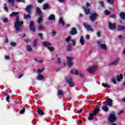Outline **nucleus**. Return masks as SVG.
Masks as SVG:
<instances>
[{
  "label": "nucleus",
  "instance_id": "nucleus-55",
  "mask_svg": "<svg viewBox=\"0 0 125 125\" xmlns=\"http://www.w3.org/2000/svg\"><path fill=\"white\" fill-rule=\"evenodd\" d=\"M18 2H25V0H16Z\"/></svg>",
  "mask_w": 125,
  "mask_h": 125
},
{
  "label": "nucleus",
  "instance_id": "nucleus-36",
  "mask_svg": "<svg viewBox=\"0 0 125 125\" xmlns=\"http://www.w3.org/2000/svg\"><path fill=\"white\" fill-rule=\"evenodd\" d=\"M67 51H72V46L68 44L67 47Z\"/></svg>",
  "mask_w": 125,
  "mask_h": 125
},
{
  "label": "nucleus",
  "instance_id": "nucleus-43",
  "mask_svg": "<svg viewBox=\"0 0 125 125\" xmlns=\"http://www.w3.org/2000/svg\"><path fill=\"white\" fill-rule=\"evenodd\" d=\"M25 113V107H23L22 109L20 111V114H24Z\"/></svg>",
  "mask_w": 125,
  "mask_h": 125
},
{
  "label": "nucleus",
  "instance_id": "nucleus-5",
  "mask_svg": "<svg viewBox=\"0 0 125 125\" xmlns=\"http://www.w3.org/2000/svg\"><path fill=\"white\" fill-rule=\"evenodd\" d=\"M66 82L68 83L70 87H73L74 82H73V80L71 77H68L66 79Z\"/></svg>",
  "mask_w": 125,
  "mask_h": 125
},
{
  "label": "nucleus",
  "instance_id": "nucleus-13",
  "mask_svg": "<svg viewBox=\"0 0 125 125\" xmlns=\"http://www.w3.org/2000/svg\"><path fill=\"white\" fill-rule=\"evenodd\" d=\"M74 75L75 76H78V75H79L81 78H83V74H82V72L81 71L75 70L74 72Z\"/></svg>",
  "mask_w": 125,
  "mask_h": 125
},
{
  "label": "nucleus",
  "instance_id": "nucleus-46",
  "mask_svg": "<svg viewBox=\"0 0 125 125\" xmlns=\"http://www.w3.org/2000/svg\"><path fill=\"white\" fill-rule=\"evenodd\" d=\"M43 70H44V68H43L42 69H38V73H39V74H41V73H42V71H43Z\"/></svg>",
  "mask_w": 125,
  "mask_h": 125
},
{
  "label": "nucleus",
  "instance_id": "nucleus-60",
  "mask_svg": "<svg viewBox=\"0 0 125 125\" xmlns=\"http://www.w3.org/2000/svg\"><path fill=\"white\" fill-rule=\"evenodd\" d=\"M58 1H59V2H65V1H66V0H58Z\"/></svg>",
  "mask_w": 125,
  "mask_h": 125
},
{
  "label": "nucleus",
  "instance_id": "nucleus-35",
  "mask_svg": "<svg viewBox=\"0 0 125 125\" xmlns=\"http://www.w3.org/2000/svg\"><path fill=\"white\" fill-rule=\"evenodd\" d=\"M42 17H39L38 20H37V22L38 24H41V23H42Z\"/></svg>",
  "mask_w": 125,
  "mask_h": 125
},
{
  "label": "nucleus",
  "instance_id": "nucleus-14",
  "mask_svg": "<svg viewBox=\"0 0 125 125\" xmlns=\"http://www.w3.org/2000/svg\"><path fill=\"white\" fill-rule=\"evenodd\" d=\"M109 28L110 30H115L116 28V23L112 24L111 22H109Z\"/></svg>",
  "mask_w": 125,
  "mask_h": 125
},
{
  "label": "nucleus",
  "instance_id": "nucleus-51",
  "mask_svg": "<svg viewBox=\"0 0 125 125\" xmlns=\"http://www.w3.org/2000/svg\"><path fill=\"white\" fill-rule=\"evenodd\" d=\"M47 48L50 51H53L54 50V49L52 47H48Z\"/></svg>",
  "mask_w": 125,
  "mask_h": 125
},
{
  "label": "nucleus",
  "instance_id": "nucleus-17",
  "mask_svg": "<svg viewBox=\"0 0 125 125\" xmlns=\"http://www.w3.org/2000/svg\"><path fill=\"white\" fill-rule=\"evenodd\" d=\"M42 45L43 46H46L47 47H48L49 46H51L52 44L51 43L48 42H42Z\"/></svg>",
  "mask_w": 125,
  "mask_h": 125
},
{
  "label": "nucleus",
  "instance_id": "nucleus-50",
  "mask_svg": "<svg viewBox=\"0 0 125 125\" xmlns=\"http://www.w3.org/2000/svg\"><path fill=\"white\" fill-rule=\"evenodd\" d=\"M105 14L106 15H110V11H109L108 10H106L105 11Z\"/></svg>",
  "mask_w": 125,
  "mask_h": 125
},
{
  "label": "nucleus",
  "instance_id": "nucleus-23",
  "mask_svg": "<svg viewBox=\"0 0 125 125\" xmlns=\"http://www.w3.org/2000/svg\"><path fill=\"white\" fill-rule=\"evenodd\" d=\"M116 79L118 82H121V80H123V79H124V77H123V75L121 74L119 76H117L116 77Z\"/></svg>",
  "mask_w": 125,
  "mask_h": 125
},
{
  "label": "nucleus",
  "instance_id": "nucleus-31",
  "mask_svg": "<svg viewBox=\"0 0 125 125\" xmlns=\"http://www.w3.org/2000/svg\"><path fill=\"white\" fill-rule=\"evenodd\" d=\"M5 96H6V100L7 102H9V99H10V96L8 94V93H6L5 94Z\"/></svg>",
  "mask_w": 125,
  "mask_h": 125
},
{
  "label": "nucleus",
  "instance_id": "nucleus-28",
  "mask_svg": "<svg viewBox=\"0 0 125 125\" xmlns=\"http://www.w3.org/2000/svg\"><path fill=\"white\" fill-rule=\"evenodd\" d=\"M49 7V4L47 3H45L43 6V9L44 10H46V9H47V8H48Z\"/></svg>",
  "mask_w": 125,
  "mask_h": 125
},
{
  "label": "nucleus",
  "instance_id": "nucleus-39",
  "mask_svg": "<svg viewBox=\"0 0 125 125\" xmlns=\"http://www.w3.org/2000/svg\"><path fill=\"white\" fill-rule=\"evenodd\" d=\"M4 10H5V11H6L7 12H8V7L6 6V3H5L4 4Z\"/></svg>",
  "mask_w": 125,
  "mask_h": 125
},
{
  "label": "nucleus",
  "instance_id": "nucleus-7",
  "mask_svg": "<svg viewBox=\"0 0 125 125\" xmlns=\"http://www.w3.org/2000/svg\"><path fill=\"white\" fill-rule=\"evenodd\" d=\"M97 16H98V15L96 13V12H94V13H92L90 16V21L92 22H94V21H95Z\"/></svg>",
  "mask_w": 125,
  "mask_h": 125
},
{
  "label": "nucleus",
  "instance_id": "nucleus-42",
  "mask_svg": "<svg viewBox=\"0 0 125 125\" xmlns=\"http://www.w3.org/2000/svg\"><path fill=\"white\" fill-rule=\"evenodd\" d=\"M28 18H31V16L29 15H24V19H28Z\"/></svg>",
  "mask_w": 125,
  "mask_h": 125
},
{
  "label": "nucleus",
  "instance_id": "nucleus-37",
  "mask_svg": "<svg viewBox=\"0 0 125 125\" xmlns=\"http://www.w3.org/2000/svg\"><path fill=\"white\" fill-rule=\"evenodd\" d=\"M1 20H2L4 23H7V22H8V19L6 18H1Z\"/></svg>",
  "mask_w": 125,
  "mask_h": 125
},
{
  "label": "nucleus",
  "instance_id": "nucleus-32",
  "mask_svg": "<svg viewBox=\"0 0 125 125\" xmlns=\"http://www.w3.org/2000/svg\"><path fill=\"white\" fill-rule=\"evenodd\" d=\"M36 12L37 13H38V14H42V10H41V8H40V7H37L36 8Z\"/></svg>",
  "mask_w": 125,
  "mask_h": 125
},
{
  "label": "nucleus",
  "instance_id": "nucleus-38",
  "mask_svg": "<svg viewBox=\"0 0 125 125\" xmlns=\"http://www.w3.org/2000/svg\"><path fill=\"white\" fill-rule=\"evenodd\" d=\"M56 57L58 58V63L60 65L61 64V62L60 61V57H58V55H56Z\"/></svg>",
  "mask_w": 125,
  "mask_h": 125
},
{
  "label": "nucleus",
  "instance_id": "nucleus-1",
  "mask_svg": "<svg viewBox=\"0 0 125 125\" xmlns=\"http://www.w3.org/2000/svg\"><path fill=\"white\" fill-rule=\"evenodd\" d=\"M19 12H13L11 14H10V17H12V16H16L15 22V28L17 33H19L21 30V27L23 26V21H20L19 19Z\"/></svg>",
  "mask_w": 125,
  "mask_h": 125
},
{
  "label": "nucleus",
  "instance_id": "nucleus-19",
  "mask_svg": "<svg viewBox=\"0 0 125 125\" xmlns=\"http://www.w3.org/2000/svg\"><path fill=\"white\" fill-rule=\"evenodd\" d=\"M125 29V27L121 25H119L118 26L117 30L118 31H124Z\"/></svg>",
  "mask_w": 125,
  "mask_h": 125
},
{
  "label": "nucleus",
  "instance_id": "nucleus-4",
  "mask_svg": "<svg viewBox=\"0 0 125 125\" xmlns=\"http://www.w3.org/2000/svg\"><path fill=\"white\" fill-rule=\"evenodd\" d=\"M90 4L89 3L87 2L86 3V6L83 7V9L85 13V14H89L90 12V8H89Z\"/></svg>",
  "mask_w": 125,
  "mask_h": 125
},
{
  "label": "nucleus",
  "instance_id": "nucleus-33",
  "mask_svg": "<svg viewBox=\"0 0 125 125\" xmlns=\"http://www.w3.org/2000/svg\"><path fill=\"white\" fill-rule=\"evenodd\" d=\"M37 79L38 81H42V80L44 79V77L42 75H39Z\"/></svg>",
  "mask_w": 125,
  "mask_h": 125
},
{
  "label": "nucleus",
  "instance_id": "nucleus-41",
  "mask_svg": "<svg viewBox=\"0 0 125 125\" xmlns=\"http://www.w3.org/2000/svg\"><path fill=\"white\" fill-rule=\"evenodd\" d=\"M71 41V36H68L67 38L65 39V41L66 42H69Z\"/></svg>",
  "mask_w": 125,
  "mask_h": 125
},
{
  "label": "nucleus",
  "instance_id": "nucleus-26",
  "mask_svg": "<svg viewBox=\"0 0 125 125\" xmlns=\"http://www.w3.org/2000/svg\"><path fill=\"white\" fill-rule=\"evenodd\" d=\"M59 23L62 25V26H65V23H64V21H63V18H62V17L60 18Z\"/></svg>",
  "mask_w": 125,
  "mask_h": 125
},
{
  "label": "nucleus",
  "instance_id": "nucleus-48",
  "mask_svg": "<svg viewBox=\"0 0 125 125\" xmlns=\"http://www.w3.org/2000/svg\"><path fill=\"white\" fill-rule=\"evenodd\" d=\"M10 45L12 46H16V43L14 42H11Z\"/></svg>",
  "mask_w": 125,
  "mask_h": 125
},
{
  "label": "nucleus",
  "instance_id": "nucleus-62",
  "mask_svg": "<svg viewBox=\"0 0 125 125\" xmlns=\"http://www.w3.org/2000/svg\"><path fill=\"white\" fill-rule=\"evenodd\" d=\"M110 17H111V18H116V15L113 14L110 16Z\"/></svg>",
  "mask_w": 125,
  "mask_h": 125
},
{
  "label": "nucleus",
  "instance_id": "nucleus-20",
  "mask_svg": "<svg viewBox=\"0 0 125 125\" xmlns=\"http://www.w3.org/2000/svg\"><path fill=\"white\" fill-rule=\"evenodd\" d=\"M64 93L62 89H60L58 91V96H63Z\"/></svg>",
  "mask_w": 125,
  "mask_h": 125
},
{
  "label": "nucleus",
  "instance_id": "nucleus-15",
  "mask_svg": "<svg viewBox=\"0 0 125 125\" xmlns=\"http://www.w3.org/2000/svg\"><path fill=\"white\" fill-rule=\"evenodd\" d=\"M32 8H33V5H29L26 7L25 10L27 12H28V13H31Z\"/></svg>",
  "mask_w": 125,
  "mask_h": 125
},
{
  "label": "nucleus",
  "instance_id": "nucleus-54",
  "mask_svg": "<svg viewBox=\"0 0 125 125\" xmlns=\"http://www.w3.org/2000/svg\"><path fill=\"white\" fill-rule=\"evenodd\" d=\"M71 42H72V45H76V41L75 40H71Z\"/></svg>",
  "mask_w": 125,
  "mask_h": 125
},
{
  "label": "nucleus",
  "instance_id": "nucleus-9",
  "mask_svg": "<svg viewBox=\"0 0 125 125\" xmlns=\"http://www.w3.org/2000/svg\"><path fill=\"white\" fill-rule=\"evenodd\" d=\"M97 43L100 45L101 48H102L104 50H107V46H106V44H101L102 42L101 41H98Z\"/></svg>",
  "mask_w": 125,
  "mask_h": 125
},
{
  "label": "nucleus",
  "instance_id": "nucleus-57",
  "mask_svg": "<svg viewBox=\"0 0 125 125\" xmlns=\"http://www.w3.org/2000/svg\"><path fill=\"white\" fill-rule=\"evenodd\" d=\"M123 113H124V111H123V110H119L118 111V115H121V114H123Z\"/></svg>",
  "mask_w": 125,
  "mask_h": 125
},
{
  "label": "nucleus",
  "instance_id": "nucleus-64",
  "mask_svg": "<svg viewBox=\"0 0 125 125\" xmlns=\"http://www.w3.org/2000/svg\"><path fill=\"white\" fill-rule=\"evenodd\" d=\"M5 59H6L7 60H8L9 59V56H5Z\"/></svg>",
  "mask_w": 125,
  "mask_h": 125
},
{
  "label": "nucleus",
  "instance_id": "nucleus-40",
  "mask_svg": "<svg viewBox=\"0 0 125 125\" xmlns=\"http://www.w3.org/2000/svg\"><path fill=\"white\" fill-rule=\"evenodd\" d=\"M27 51H31L32 50V47L30 45H27L26 46Z\"/></svg>",
  "mask_w": 125,
  "mask_h": 125
},
{
  "label": "nucleus",
  "instance_id": "nucleus-11",
  "mask_svg": "<svg viewBox=\"0 0 125 125\" xmlns=\"http://www.w3.org/2000/svg\"><path fill=\"white\" fill-rule=\"evenodd\" d=\"M97 68V66L96 65H94L93 66L90 67L88 69V72H89L90 74H92V73H93V72H94V71L96 70Z\"/></svg>",
  "mask_w": 125,
  "mask_h": 125
},
{
  "label": "nucleus",
  "instance_id": "nucleus-63",
  "mask_svg": "<svg viewBox=\"0 0 125 125\" xmlns=\"http://www.w3.org/2000/svg\"><path fill=\"white\" fill-rule=\"evenodd\" d=\"M119 39L122 41V40H123V36L120 35L119 36Z\"/></svg>",
  "mask_w": 125,
  "mask_h": 125
},
{
  "label": "nucleus",
  "instance_id": "nucleus-25",
  "mask_svg": "<svg viewBox=\"0 0 125 125\" xmlns=\"http://www.w3.org/2000/svg\"><path fill=\"white\" fill-rule=\"evenodd\" d=\"M120 16L121 18H122V19H123V20H125V12H122L120 13Z\"/></svg>",
  "mask_w": 125,
  "mask_h": 125
},
{
  "label": "nucleus",
  "instance_id": "nucleus-2",
  "mask_svg": "<svg viewBox=\"0 0 125 125\" xmlns=\"http://www.w3.org/2000/svg\"><path fill=\"white\" fill-rule=\"evenodd\" d=\"M100 111V109L96 108L93 111V113L90 114L89 117L88 118L89 121H92V120H93V118H94V116H97L98 113H99Z\"/></svg>",
  "mask_w": 125,
  "mask_h": 125
},
{
  "label": "nucleus",
  "instance_id": "nucleus-30",
  "mask_svg": "<svg viewBox=\"0 0 125 125\" xmlns=\"http://www.w3.org/2000/svg\"><path fill=\"white\" fill-rule=\"evenodd\" d=\"M34 61H35V62H37V63H43V60H39L37 58H34Z\"/></svg>",
  "mask_w": 125,
  "mask_h": 125
},
{
  "label": "nucleus",
  "instance_id": "nucleus-58",
  "mask_svg": "<svg viewBox=\"0 0 125 125\" xmlns=\"http://www.w3.org/2000/svg\"><path fill=\"white\" fill-rule=\"evenodd\" d=\"M43 29H44L43 27H42V26H40L39 27L38 30H43Z\"/></svg>",
  "mask_w": 125,
  "mask_h": 125
},
{
  "label": "nucleus",
  "instance_id": "nucleus-22",
  "mask_svg": "<svg viewBox=\"0 0 125 125\" xmlns=\"http://www.w3.org/2000/svg\"><path fill=\"white\" fill-rule=\"evenodd\" d=\"M37 112L39 114V115H40V116H43V115H44V112H43V111L41 110V109L38 108Z\"/></svg>",
  "mask_w": 125,
  "mask_h": 125
},
{
  "label": "nucleus",
  "instance_id": "nucleus-21",
  "mask_svg": "<svg viewBox=\"0 0 125 125\" xmlns=\"http://www.w3.org/2000/svg\"><path fill=\"white\" fill-rule=\"evenodd\" d=\"M55 19V16L53 14H51L48 18V20L49 21H53Z\"/></svg>",
  "mask_w": 125,
  "mask_h": 125
},
{
  "label": "nucleus",
  "instance_id": "nucleus-24",
  "mask_svg": "<svg viewBox=\"0 0 125 125\" xmlns=\"http://www.w3.org/2000/svg\"><path fill=\"white\" fill-rule=\"evenodd\" d=\"M102 109L103 111H104V112H108V110H109L108 107H107V104H106L103 106Z\"/></svg>",
  "mask_w": 125,
  "mask_h": 125
},
{
  "label": "nucleus",
  "instance_id": "nucleus-18",
  "mask_svg": "<svg viewBox=\"0 0 125 125\" xmlns=\"http://www.w3.org/2000/svg\"><path fill=\"white\" fill-rule=\"evenodd\" d=\"M119 61H120V59H117L115 61L110 62L109 65H117L118 63H119Z\"/></svg>",
  "mask_w": 125,
  "mask_h": 125
},
{
  "label": "nucleus",
  "instance_id": "nucleus-52",
  "mask_svg": "<svg viewBox=\"0 0 125 125\" xmlns=\"http://www.w3.org/2000/svg\"><path fill=\"white\" fill-rule=\"evenodd\" d=\"M99 2L101 4V6H102V7H104V3L103 2V1H100Z\"/></svg>",
  "mask_w": 125,
  "mask_h": 125
},
{
  "label": "nucleus",
  "instance_id": "nucleus-45",
  "mask_svg": "<svg viewBox=\"0 0 125 125\" xmlns=\"http://www.w3.org/2000/svg\"><path fill=\"white\" fill-rule=\"evenodd\" d=\"M8 1L12 5H14V0H8Z\"/></svg>",
  "mask_w": 125,
  "mask_h": 125
},
{
  "label": "nucleus",
  "instance_id": "nucleus-61",
  "mask_svg": "<svg viewBox=\"0 0 125 125\" xmlns=\"http://www.w3.org/2000/svg\"><path fill=\"white\" fill-rule=\"evenodd\" d=\"M43 0H38V1L39 2V3H42Z\"/></svg>",
  "mask_w": 125,
  "mask_h": 125
},
{
  "label": "nucleus",
  "instance_id": "nucleus-16",
  "mask_svg": "<svg viewBox=\"0 0 125 125\" xmlns=\"http://www.w3.org/2000/svg\"><path fill=\"white\" fill-rule=\"evenodd\" d=\"M106 105H108V106H110V107L113 106V100H111L110 99L108 98L107 99V100L106 101Z\"/></svg>",
  "mask_w": 125,
  "mask_h": 125
},
{
  "label": "nucleus",
  "instance_id": "nucleus-27",
  "mask_svg": "<svg viewBox=\"0 0 125 125\" xmlns=\"http://www.w3.org/2000/svg\"><path fill=\"white\" fill-rule=\"evenodd\" d=\"M102 85L104 87H105V88H110L111 87V86L107 83H103Z\"/></svg>",
  "mask_w": 125,
  "mask_h": 125
},
{
  "label": "nucleus",
  "instance_id": "nucleus-59",
  "mask_svg": "<svg viewBox=\"0 0 125 125\" xmlns=\"http://www.w3.org/2000/svg\"><path fill=\"white\" fill-rule=\"evenodd\" d=\"M86 40H89V39H90V36H89V35L87 34L86 36Z\"/></svg>",
  "mask_w": 125,
  "mask_h": 125
},
{
  "label": "nucleus",
  "instance_id": "nucleus-12",
  "mask_svg": "<svg viewBox=\"0 0 125 125\" xmlns=\"http://www.w3.org/2000/svg\"><path fill=\"white\" fill-rule=\"evenodd\" d=\"M77 29L75 28H72L70 30L69 34L72 36H75V35H77Z\"/></svg>",
  "mask_w": 125,
  "mask_h": 125
},
{
  "label": "nucleus",
  "instance_id": "nucleus-44",
  "mask_svg": "<svg viewBox=\"0 0 125 125\" xmlns=\"http://www.w3.org/2000/svg\"><path fill=\"white\" fill-rule=\"evenodd\" d=\"M111 82L113 83L114 84H116L117 83V82L116 81V79H115V78H112L111 79Z\"/></svg>",
  "mask_w": 125,
  "mask_h": 125
},
{
  "label": "nucleus",
  "instance_id": "nucleus-10",
  "mask_svg": "<svg viewBox=\"0 0 125 125\" xmlns=\"http://www.w3.org/2000/svg\"><path fill=\"white\" fill-rule=\"evenodd\" d=\"M67 64L69 67H72V66H73V62H72L73 59L71 58V57H67Z\"/></svg>",
  "mask_w": 125,
  "mask_h": 125
},
{
  "label": "nucleus",
  "instance_id": "nucleus-47",
  "mask_svg": "<svg viewBox=\"0 0 125 125\" xmlns=\"http://www.w3.org/2000/svg\"><path fill=\"white\" fill-rule=\"evenodd\" d=\"M109 3H110V4H113L114 3V1L115 0H106Z\"/></svg>",
  "mask_w": 125,
  "mask_h": 125
},
{
  "label": "nucleus",
  "instance_id": "nucleus-6",
  "mask_svg": "<svg viewBox=\"0 0 125 125\" xmlns=\"http://www.w3.org/2000/svg\"><path fill=\"white\" fill-rule=\"evenodd\" d=\"M83 25L87 31H88L89 32H93V28L90 25L87 24L86 23H83Z\"/></svg>",
  "mask_w": 125,
  "mask_h": 125
},
{
  "label": "nucleus",
  "instance_id": "nucleus-8",
  "mask_svg": "<svg viewBox=\"0 0 125 125\" xmlns=\"http://www.w3.org/2000/svg\"><path fill=\"white\" fill-rule=\"evenodd\" d=\"M29 24V29L31 30V31H32V32H35L36 28H35V26L34 25V21H31Z\"/></svg>",
  "mask_w": 125,
  "mask_h": 125
},
{
  "label": "nucleus",
  "instance_id": "nucleus-29",
  "mask_svg": "<svg viewBox=\"0 0 125 125\" xmlns=\"http://www.w3.org/2000/svg\"><path fill=\"white\" fill-rule=\"evenodd\" d=\"M80 42L81 45H83L84 44V42L83 41V37L81 36V39L80 40Z\"/></svg>",
  "mask_w": 125,
  "mask_h": 125
},
{
  "label": "nucleus",
  "instance_id": "nucleus-49",
  "mask_svg": "<svg viewBox=\"0 0 125 125\" xmlns=\"http://www.w3.org/2000/svg\"><path fill=\"white\" fill-rule=\"evenodd\" d=\"M51 35L52 37H55V35H56V32L53 31L51 33Z\"/></svg>",
  "mask_w": 125,
  "mask_h": 125
},
{
  "label": "nucleus",
  "instance_id": "nucleus-53",
  "mask_svg": "<svg viewBox=\"0 0 125 125\" xmlns=\"http://www.w3.org/2000/svg\"><path fill=\"white\" fill-rule=\"evenodd\" d=\"M97 36L98 38H100V37L101 36V33H100V32H97Z\"/></svg>",
  "mask_w": 125,
  "mask_h": 125
},
{
  "label": "nucleus",
  "instance_id": "nucleus-34",
  "mask_svg": "<svg viewBox=\"0 0 125 125\" xmlns=\"http://www.w3.org/2000/svg\"><path fill=\"white\" fill-rule=\"evenodd\" d=\"M33 46L34 47L38 46V40H37V39H35L34 41Z\"/></svg>",
  "mask_w": 125,
  "mask_h": 125
},
{
  "label": "nucleus",
  "instance_id": "nucleus-3",
  "mask_svg": "<svg viewBox=\"0 0 125 125\" xmlns=\"http://www.w3.org/2000/svg\"><path fill=\"white\" fill-rule=\"evenodd\" d=\"M117 120V117L115 115V113L110 114L108 117V121L109 123H115V121Z\"/></svg>",
  "mask_w": 125,
  "mask_h": 125
},
{
  "label": "nucleus",
  "instance_id": "nucleus-56",
  "mask_svg": "<svg viewBox=\"0 0 125 125\" xmlns=\"http://www.w3.org/2000/svg\"><path fill=\"white\" fill-rule=\"evenodd\" d=\"M25 42H30V40L28 38H26V39L24 40Z\"/></svg>",
  "mask_w": 125,
  "mask_h": 125
}]
</instances>
